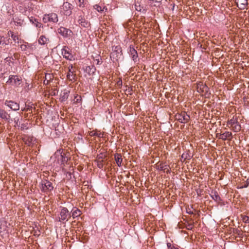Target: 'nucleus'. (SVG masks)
Here are the masks:
<instances>
[{
	"label": "nucleus",
	"instance_id": "obj_45",
	"mask_svg": "<svg viewBox=\"0 0 249 249\" xmlns=\"http://www.w3.org/2000/svg\"><path fill=\"white\" fill-rule=\"evenodd\" d=\"M79 0V2H80L79 6H81V4L82 3H83V2H84V0Z\"/></svg>",
	"mask_w": 249,
	"mask_h": 249
},
{
	"label": "nucleus",
	"instance_id": "obj_26",
	"mask_svg": "<svg viewBox=\"0 0 249 249\" xmlns=\"http://www.w3.org/2000/svg\"><path fill=\"white\" fill-rule=\"evenodd\" d=\"M73 73V72L70 69L67 73V77L70 81H72L74 79L75 75H74Z\"/></svg>",
	"mask_w": 249,
	"mask_h": 249
},
{
	"label": "nucleus",
	"instance_id": "obj_34",
	"mask_svg": "<svg viewBox=\"0 0 249 249\" xmlns=\"http://www.w3.org/2000/svg\"><path fill=\"white\" fill-rule=\"evenodd\" d=\"M168 165H163L162 164H160V165L158 166V169L161 171H165L166 169H168Z\"/></svg>",
	"mask_w": 249,
	"mask_h": 249
},
{
	"label": "nucleus",
	"instance_id": "obj_11",
	"mask_svg": "<svg viewBox=\"0 0 249 249\" xmlns=\"http://www.w3.org/2000/svg\"><path fill=\"white\" fill-rule=\"evenodd\" d=\"M77 22L84 28H88L90 26V22L85 19L84 16L81 15L79 16Z\"/></svg>",
	"mask_w": 249,
	"mask_h": 249
},
{
	"label": "nucleus",
	"instance_id": "obj_42",
	"mask_svg": "<svg viewBox=\"0 0 249 249\" xmlns=\"http://www.w3.org/2000/svg\"><path fill=\"white\" fill-rule=\"evenodd\" d=\"M243 220L246 223H249V217L248 216H244L243 218Z\"/></svg>",
	"mask_w": 249,
	"mask_h": 249
},
{
	"label": "nucleus",
	"instance_id": "obj_14",
	"mask_svg": "<svg viewBox=\"0 0 249 249\" xmlns=\"http://www.w3.org/2000/svg\"><path fill=\"white\" fill-rule=\"evenodd\" d=\"M235 2L237 7L241 10L246 9L248 5L247 0H235Z\"/></svg>",
	"mask_w": 249,
	"mask_h": 249
},
{
	"label": "nucleus",
	"instance_id": "obj_1",
	"mask_svg": "<svg viewBox=\"0 0 249 249\" xmlns=\"http://www.w3.org/2000/svg\"><path fill=\"white\" fill-rule=\"evenodd\" d=\"M110 57L113 62L122 60L123 57L122 48L119 45L112 46Z\"/></svg>",
	"mask_w": 249,
	"mask_h": 249
},
{
	"label": "nucleus",
	"instance_id": "obj_9",
	"mask_svg": "<svg viewBox=\"0 0 249 249\" xmlns=\"http://www.w3.org/2000/svg\"><path fill=\"white\" fill-rule=\"evenodd\" d=\"M61 54L63 57L68 60L73 59V56L70 53L69 48L67 46H64L61 50Z\"/></svg>",
	"mask_w": 249,
	"mask_h": 249
},
{
	"label": "nucleus",
	"instance_id": "obj_27",
	"mask_svg": "<svg viewBox=\"0 0 249 249\" xmlns=\"http://www.w3.org/2000/svg\"><path fill=\"white\" fill-rule=\"evenodd\" d=\"M20 119V114L18 113V115L16 116L14 119V123H15V125L19 126L20 125V122L19 121Z\"/></svg>",
	"mask_w": 249,
	"mask_h": 249
},
{
	"label": "nucleus",
	"instance_id": "obj_47",
	"mask_svg": "<svg viewBox=\"0 0 249 249\" xmlns=\"http://www.w3.org/2000/svg\"><path fill=\"white\" fill-rule=\"evenodd\" d=\"M118 84L119 85H122V80H119L118 82Z\"/></svg>",
	"mask_w": 249,
	"mask_h": 249
},
{
	"label": "nucleus",
	"instance_id": "obj_37",
	"mask_svg": "<svg viewBox=\"0 0 249 249\" xmlns=\"http://www.w3.org/2000/svg\"><path fill=\"white\" fill-rule=\"evenodd\" d=\"M249 178H248L246 181V182L245 183V184L241 186L240 187V188H247L249 186Z\"/></svg>",
	"mask_w": 249,
	"mask_h": 249
},
{
	"label": "nucleus",
	"instance_id": "obj_46",
	"mask_svg": "<svg viewBox=\"0 0 249 249\" xmlns=\"http://www.w3.org/2000/svg\"><path fill=\"white\" fill-rule=\"evenodd\" d=\"M2 39H3V37L0 36V44L2 45Z\"/></svg>",
	"mask_w": 249,
	"mask_h": 249
},
{
	"label": "nucleus",
	"instance_id": "obj_41",
	"mask_svg": "<svg viewBox=\"0 0 249 249\" xmlns=\"http://www.w3.org/2000/svg\"><path fill=\"white\" fill-rule=\"evenodd\" d=\"M102 161H103L101 160V161H99L97 162V166L98 168H99L100 169H102L103 167V164Z\"/></svg>",
	"mask_w": 249,
	"mask_h": 249
},
{
	"label": "nucleus",
	"instance_id": "obj_18",
	"mask_svg": "<svg viewBox=\"0 0 249 249\" xmlns=\"http://www.w3.org/2000/svg\"><path fill=\"white\" fill-rule=\"evenodd\" d=\"M30 21L33 24H34L36 27L37 28H41L42 27V24L40 22H38V20L33 17H31L29 18Z\"/></svg>",
	"mask_w": 249,
	"mask_h": 249
},
{
	"label": "nucleus",
	"instance_id": "obj_33",
	"mask_svg": "<svg viewBox=\"0 0 249 249\" xmlns=\"http://www.w3.org/2000/svg\"><path fill=\"white\" fill-rule=\"evenodd\" d=\"M241 129V126L239 123L238 122L237 124H234L233 130L235 132H239Z\"/></svg>",
	"mask_w": 249,
	"mask_h": 249
},
{
	"label": "nucleus",
	"instance_id": "obj_28",
	"mask_svg": "<svg viewBox=\"0 0 249 249\" xmlns=\"http://www.w3.org/2000/svg\"><path fill=\"white\" fill-rule=\"evenodd\" d=\"M148 0L149 1V3H150V4H152L153 3H155V4H154V6H158L160 5L162 0Z\"/></svg>",
	"mask_w": 249,
	"mask_h": 249
},
{
	"label": "nucleus",
	"instance_id": "obj_56",
	"mask_svg": "<svg viewBox=\"0 0 249 249\" xmlns=\"http://www.w3.org/2000/svg\"><path fill=\"white\" fill-rule=\"evenodd\" d=\"M1 22V18H0V23Z\"/></svg>",
	"mask_w": 249,
	"mask_h": 249
},
{
	"label": "nucleus",
	"instance_id": "obj_20",
	"mask_svg": "<svg viewBox=\"0 0 249 249\" xmlns=\"http://www.w3.org/2000/svg\"><path fill=\"white\" fill-rule=\"evenodd\" d=\"M69 95V91L68 90H64L61 93L60 100L61 102H65L67 100Z\"/></svg>",
	"mask_w": 249,
	"mask_h": 249
},
{
	"label": "nucleus",
	"instance_id": "obj_31",
	"mask_svg": "<svg viewBox=\"0 0 249 249\" xmlns=\"http://www.w3.org/2000/svg\"><path fill=\"white\" fill-rule=\"evenodd\" d=\"M8 35L9 36H11L12 38L13 39L14 41H16L17 40H18V37L17 36L15 35L13 32L9 31L8 33Z\"/></svg>",
	"mask_w": 249,
	"mask_h": 249
},
{
	"label": "nucleus",
	"instance_id": "obj_44",
	"mask_svg": "<svg viewBox=\"0 0 249 249\" xmlns=\"http://www.w3.org/2000/svg\"><path fill=\"white\" fill-rule=\"evenodd\" d=\"M193 228V224H189L187 226V229L188 230H192Z\"/></svg>",
	"mask_w": 249,
	"mask_h": 249
},
{
	"label": "nucleus",
	"instance_id": "obj_24",
	"mask_svg": "<svg viewBox=\"0 0 249 249\" xmlns=\"http://www.w3.org/2000/svg\"><path fill=\"white\" fill-rule=\"evenodd\" d=\"M181 159H183L184 160H190L192 157L193 156H191L190 154V151H188L186 153H184L181 155Z\"/></svg>",
	"mask_w": 249,
	"mask_h": 249
},
{
	"label": "nucleus",
	"instance_id": "obj_17",
	"mask_svg": "<svg viewBox=\"0 0 249 249\" xmlns=\"http://www.w3.org/2000/svg\"><path fill=\"white\" fill-rule=\"evenodd\" d=\"M210 196L215 201L219 202L221 200L220 197L218 195L217 192L215 191H212L210 194Z\"/></svg>",
	"mask_w": 249,
	"mask_h": 249
},
{
	"label": "nucleus",
	"instance_id": "obj_13",
	"mask_svg": "<svg viewBox=\"0 0 249 249\" xmlns=\"http://www.w3.org/2000/svg\"><path fill=\"white\" fill-rule=\"evenodd\" d=\"M83 69L84 72L88 74L89 75H94L96 71V68L94 65L87 66L83 67Z\"/></svg>",
	"mask_w": 249,
	"mask_h": 249
},
{
	"label": "nucleus",
	"instance_id": "obj_25",
	"mask_svg": "<svg viewBox=\"0 0 249 249\" xmlns=\"http://www.w3.org/2000/svg\"><path fill=\"white\" fill-rule=\"evenodd\" d=\"M81 211L78 209L72 210L71 216L73 218L79 216L80 215Z\"/></svg>",
	"mask_w": 249,
	"mask_h": 249
},
{
	"label": "nucleus",
	"instance_id": "obj_50",
	"mask_svg": "<svg viewBox=\"0 0 249 249\" xmlns=\"http://www.w3.org/2000/svg\"><path fill=\"white\" fill-rule=\"evenodd\" d=\"M96 61H97V65L101 64L100 61V60L99 59H96Z\"/></svg>",
	"mask_w": 249,
	"mask_h": 249
},
{
	"label": "nucleus",
	"instance_id": "obj_6",
	"mask_svg": "<svg viewBox=\"0 0 249 249\" xmlns=\"http://www.w3.org/2000/svg\"><path fill=\"white\" fill-rule=\"evenodd\" d=\"M71 216V213L68 211V209L66 207H63L61 209L60 213V217H59V221H67L69 218Z\"/></svg>",
	"mask_w": 249,
	"mask_h": 249
},
{
	"label": "nucleus",
	"instance_id": "obj_29",
	"mask_svg": "<svg viewBox=\"0 0 249 249\" xmlns=\"http://www.w3.org/2000/svg\"><path fill=\"white\" fill-rule=\"evenodd\" d=\"M13 21L14 22L16 25L19 26H21L23 23V20H21L18 18H13Z\"/></svg>",
	"mask_w": 249,
	"mask_h": 249
},
{
	"label": "nucleus",
	"instance_id": "obj_15",
	"mask_svg": "<svg viewBox=\"0 0 249 249\" xmlns=\"http://www.w3.org/2000/svg\"><path fill=\"white\" fill-rule=\"evenodd\" d=\"M0 118L8 122H10V120L12 121V119H11L10 115L2 109H0Z\"/></svg>",
	"mask_w": 249,
	"mask_h": 249
},
{
	"label": "nucleus",
	"instance_id": "obj_32",
	"mask_svg": "<svg viewBox=\"0 0 249 249\" xmlns=\"http://www.w3.org/2000/svg\"><path fill=\"white\" fill-rule=\"evenodd\" d=\"M94 8L96 9L98 12L102 13L104 11V8H102L99 5L96 4L94 6Z\"/></svg>",
	"mask_w": 249,
	"mask_h": 249
},
{
	"label": "nucleus",
	"instance_id": "obj_7",
	"mask_svg": "<svg viewBox=\"0 0 249 249\" xmlns=\"http://www.w3.org/2000/svg\"><path fill=\"white\" fill-rule=\"evenodd\" d=\"M57 32L63 37L65 38L70 37L72 35V32L71 30L64 27H60L58 29Z\"/></svg>",
	"mask_w": 249,
	"mask_h": 249
},
{
	"label": "nucleus",
	"instance_id": "obj_4",
	"mask_svg": "<svg viewBox=\"0 0 249 249\" xmlns=\"http://www.w3.org/2000/svg\"><path fill=\"white\" fill-rule=\"evenodd\" d=\"M41 186V190L44 193L50 192L53 189L52 183L47 180L42 181Z\"/></svg>",
	"mask_w": 249,
	"mask_h": 249
},
{
	"label": "nucleus",
	"instance_id": "obj_5",
	"mask_svg": "<svg viewBox=\"0 0 249 249\" xmlns=\"http://www.w3.org/2000/svg\"><path fill=\"white\" fill-rule=\"evenodd\" d=\"M42 20L44 23L48 22L56 23L58 20L57 15L54 13L44 15Z\"/></svg>",
	"mask_w": 249,
	"mask_h": 249
},
{
	"label": "nucleus",
	"instance_id": "obj_38",
	"mask_svg": "<svg viewBox=\"0 0 249 249\" xmlns=\"http://www.w3.org/2000/svg\"><path fill=\"white\" fill-rule=\"evenodd\" d=\"M35 48V46L33 44H29L27 43V49L33 51Z\"/></svg>",
	"mask_w": 249,
	"mask_h": 249
},
{
	"label": "nucleus",
	"instance_id": "obj_43",
	"mask_svg": "<svg viewBox=\"0 0 249 249\" xmlns=\"http://www.w3.org/2000/svg\"><path fill=\"white\" fill-rule=\"evenodd\" d=\"M167 245L168 249H177L174 246H172L171 244L170 243H168Z\"/></svg>",
	"mask_w": 249,
	"mask_h": 249
},
{
	"label": "nucleus",
	"instance_id": "obj_36",
	"mask_svg": "<svg viewBox=\"0 0 249 249\" xmlns=\"http://www.w3.org/2000/svg\"><path fill=\"white\" fill-rule=\"evenodd\" d=\"M74 99H76V101L74 102L75 103H80L82 102L81 97L77 94L75 95Z\"/></svg>",
	"mask_w": 249,
	"mask_h": 249
},
{
	"label": "nucleus",
	"instance_id": "obj_40",
	"mask_svg": "<svg viewBox=\"0 0 249 249\" xmlns=\"http://www.w3.org/2000/svg\"><path fill=\"white\" fill-rule=\"evenodd\" d=\"M196 192L198 196H201L203 195V190L201 189H197Z\"/></svg>",
	"mask_w": 249,
	"mask_h": 249
},
{
	"label": "nucleus",
	"instance_id": "obj_21",
	"mask_svg": "<svg viewBox=\"0 0 249 249\" xmlns=\"http://www.w3.org/2000/svg\"><path fill=\"white\" fill-rule=\"evenodd\" d=\"M58 160L61 161V165H65V163H67L68 160V158L66 156L65 154H62L61 153L60 158L58 159Z\"/></svg>",
	"mask_w": 249,
	"mask_h": 249
},
{
	"label": "nucleus",
	"instance_id": "obj_53",
	"mask_svg": "<svg viewBox=\"0 0 249 249\" xmlns=\"http://www.w3.org/2000/svg\"><path fill=\"white\" fill-rule=\"evenodd\" d=\"M167 173H170V170L168 169Z\"/></svg>",
	"mask_w": 249,
	"mask_h": 249
},
{
	"label": "nucleus",
	"instance_id": "obj_55",
	"mask_svg": "<svg viewBox=\"0 0 249 249\" xmlns=\"http://www.w3.org/2000/svg\"><path fill=\"white\" fill-rule=\"evenodd\" d=\"M97 135L98 137H100V135H101V134H99V135H98L97 134Z\"/></svg>",
	"mask_w": 249,
	"mask_h": 249
},
{
	"label": "nucleus",
	"instance_id": "obj_30",
	"mask_svg": "<svg viewBox=\"0 0 249 249\" xmlns=\"http://www.w3.org/2000/svg\"><path fill=\"white\" fill-rule=\"evenodd\" d=\"M238 121L233 118L227 122L228 125L233 126L235 124H237Z\"/></svg>",
	"mask_w": 249,
	"mask_h": 249
},
{
	"label": "nucleus",
	"instance_id": "obj_52",
	"mask_svg": "<svg viewBox=\"0 0 249 249\" xmlns=\"http://www.w3.org/2000/svg\"><path fill=\"white\" fill-rule=\"evenodd\" d=\"M24 124H21V128H24Z\"/></svg>",
	"mask_w": 249,
	"mask_h": 249
},
{
	"label": "nucleus",
	"instance_id": "obj_35",
	"mask_svg": "<svg viewBox=\"0 0 249 249\" xmlns=\"http://www.w3.org/2000/svg\"><path fill=\"white\" fill-rule=\"evenodd\" d=\"M10 38L3 37L2 45H7L10 43Z\"/></svg>",
	"mask_w": 249,
	"mask_h": 249
},
{
	"label": "nucleus",
	"instance_id": "obj_54",
	"mask_svg": "<svg viewBox=\"0 0 249 249\" xmlns=\"http://www.w3.org/2000/svg\"><path fill=\"white\" fill-rule=\"evenodd\" d=\"M97 135L98 137H100V135H101V134H99V135H98L97 134Z\"/></svg>",
	"mask_w": 249,
	"mask_h": 249
},
{
	"label": "nucleus",
	"instance_id": "obj_3",
	"mask_svg": "<svg viewBox=\"0 0 249 249\" xmlns=\"http://www.w3.org/2000/svg\"><path fill=\"white\" fill-rule=\"evenodd\" d=\"M176 120L180 123H186L190 119V116L185 111H182L180 113H177L175 115Z\"/></svg>",
	"mask_w": 249,
	"mask_h": 249
},
{
	"label": "nucleus",
	"instance_id": "obj_39",
	"mask_svg": "<svg viewBox=\"0 0 249 249\" xmlns=\"http://www.w3.org/2000/svg\"><path fill=\"white\" fill-rule=\"evenodd\" d=\"M20 48L22 51H26L27 49V44L21 45Z\"/></svg>",
	"mask_w": 249,
	"mask_h": 249
},
{
	"label": "nucleus",
	"instance_id": "obj_19",
	"mask_svg": "<svg viewBox=\"0 0 249 249\" xmlns=\"http://www.w3.org/2000/svg\"><path fill=\"white\" fill-rule=\"evenodd\" d=\"M198 91L199 92H205L208 93L209 91V88L206 85L199 84L197 86Z\"/></svg>",
	"mask_w": 249,
	"mask_h": 249
},
{
	"label": "nucleus",
	"instance_id": "obj_2",
	"mask_svg": "<svg viewBox=\"0 0 249 249\" xmlns=\"http://www.w3.org/2000/svg\"><path fill=\"white\" fill-rule=\"evenodd\" d=\"M22 79L17 75H10L6 83L13 86L15 87H18L21 83Z\"/></svg>",
	"mask_w": 249,
	"mask_h": 249
},
{
	"label": "nucleus",
	"instance_id": "obj_48",
	"mask_svg": "<svg viewBox=\"0 0 249 249\" xmlns=\"http://www.w3.org/2000/svg\"><path fill=\"white\" fill-rule=\"evenodd\" d=\"M136 9L137 10V11H141V7L140 6H139V7H136Z\"/></svg>",
	"mask_w": 249,
	"mask_h": 249
},
{
	"label": "nucleus",
	"instance_id": "obj_12",
	"mask_svg": "<svg viewBox=\"0 0 249 249\" xmlns=\"http://www.w3.org/2000/svg\"><path fill=\"white\" fill-rule=\"evenodd\" d=\"M128 53L135 63L139 60L138 53L133 46H129Z\"/></svg>",
	"mask_w": 249,
	"mask_h": 249
},
{
	"label": "nucleus",
	"instance_id": "obj_49",
	"mask_svg": "<svg viewBox=\"0 0 249 249\" xmlns=\"http://www.w3.org/2000/svg\"><path fill=\"white\" fill-rule=\"evenodd\" d=\"M73 68V66L72 65H71L70 66H69V70H70V69H71H71Z\"/></svg>",
	"mask_w": 249,
	"mask_h": 249
},
{
	"label": "nucleus",
	"instance_id": "obj_8",
	"mask_svg": "<svg viewBox=\"0 0 249 249\" xmlns=\"http://www.w3.org/2000/svg\"><path fill=\"white\" fill-rule=\"evenodd\" d=\"M62 9L64 11V15L66 16H69L72 14L73 6L72 4L68 2H64Z\"/></svg>",
	"mask_w": 249,
	"mask_h": 249
},
{
	"label": "nucleus",
	"instance_id": "obj_51",
	"mask_svg": "<svg viewBox=\"0 0 249 249\" xmlns=\"http://www.w3.org/2000/svg\"><path fill=\"white\" fill-rule=\"evenodd\" d=\"M240 232H241V231L239 230H236V233L237 234H238V235H240Z\"/></svg>",
	"mask_w": 249,
	"mask_h": 249
},
{
	"label": "nucleus",
	"instance_id": "obj_22",
	"mask_svg": "<svg viewBox=\"0 0 249 249\" xmlns=\"http://www.w3.org/2000/svg\"><path fill=\"white\" fill-rule=\"evenodd\" d=\"M115 159L118 166L119 167L121 166L123 160L121 155L118 153L116 154L115 155Z\"/></svg>",
	"mask_w": 249,
	"mask_h": 249
},
{
	"label": "nucleus",
	"instance_id": "obj_23",
	"mask_svg": "<svg viewBox=\"0 0 249 249\" xmlns=\"http://www.w3.org/2000/svg\"><path fill=\"white\" fill-rule=\"evenodd\" d=\"M49 39L45 36L42 35L38 39V43L41 45H45Z\"/></svg>",
	"mask_w": 249,
	"mask_h": 249
},
{
	"label": "nucleus",
	"instance_id": "obj_10",
	"mask_svg": "<svg viewBox=\"0 0 249 249\" xmlns=\"http://www.w3.org/2000/svg\"><path fill=\"white\" fill-rule=\"evenodd\" d=\"M4 105L14 111H17L19 109V104L12 100H6Z\"/></svg>",
	"mask_w": 249,
	"mask_h": 249
},
{
	"label": "nucleus",
	"instance_id": "obj_16",
	"mask_svg": "<svg viewBox=\"0 0 249 249\" xmlns=\"http://www.w3.org/2000/svg\"><path fill=\"white\" fill-rule=\"evenodd\" d=\"M217 137L222 140L225 141L227 138L232 137V133L229 131H226L222 134H217Z\"/></svg>",
	"mask_w": 249,
	"mask_h": 249
}]
</instances>
